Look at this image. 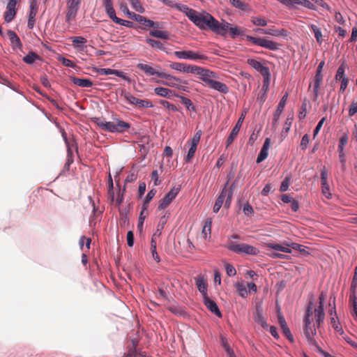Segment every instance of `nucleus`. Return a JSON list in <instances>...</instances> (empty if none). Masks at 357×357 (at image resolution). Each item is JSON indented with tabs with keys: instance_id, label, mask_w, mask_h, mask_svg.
<instances>
[{
	"instance_id": "33",
	"label": "nucleus",
	"mask_w": 357,
	"mask_h": 357,
	"mask_svg": "<svg viewBox=\"0 0 357 357\" xmlns=\"http://www.w3.org/2000/svg\"><path fill=\"white\" fill-rule=\"evenodd\" d=\"M196 285L203 298L208 296L207 283L202 277H199L196 279Z\"/></svg>"
},
{
	"instance_id": "58",
	"label": "nucleus",
	"mask_w": 357,
	"mask_h": 357,
	"mask_svg": "<svg viewBox=\"0 0 357 357\" xmlns=\"http://www.w3.org/2000/svg\"><path fill=\"white\" fill-rule=\"evenodd\" d=\"M313 314L312 303H310L306 310L305 315L304 318V322L312 321V316Z\"/></svg>"
},
{
	"instance_id": "44",
	"label": "nucleus",
	"mask_w": 357,
	"mask_h": 357,
	"mask_svg": "<svg viewBox=\"0 0 357 357\" xmlns=\"http://www.w3.org/2000/svg\"><path fill=\"white\" fill-rule=\"evenodd\" d=\"M176 8L179 10H181V11H182V12L185 13V15L188 16L189 20L191 19V15H193L196 13L195 10L190 8H188L187 6H185L184 4L178 3V4H176Z\"/></svg>"
},
{
	"instance_id": "17",
	"label": "nucleus",
	"mask_w": 357,
	"mask_h": 357,
	"mask_svg": "<svg viewBox=\"0 0 357 357\" xmlns=\"http://www.w3.org/2000/svg\"><path fill=\"white\" fill-rule=\"evenodd\" d=\"M247 63L255 70L260 73L262 76L266 75V77H268V73H270L269 68L264 66L260 61L254 59H248L247 60Z\"/></svg>"
},
{
	"instance_id": "51",
	"label": "nucleus",
	"mask_w": 357,
	"mask_h": 357,
	"mask_svg": "<svg viewBox=\"0 0 357 357\" xmlns=\"http://www.w3.org/2000/svg\"><path fill=\"white\" fill-rule=\"evenodd\" d=\"M331 322L332 327L337 333H338L340 335H344V332L342 326H340V324L339 323V321L335 320V317L331 318Z\"/></svg>"
},
{
	"instance_id": "14",
	"label": "nucleus",
	"mask_w": 357,
	"mask_h": 357,
	"mask_svg": "<svg viewBox=\"0 0 357 357\" xmlns=\"http://www.w3.org/2000/svg\"><path fill=\"white\" fill-rule=\"evenodd\" d=\"M328 172L324 167L321 172V191L323 195L328 199L331 196L330 192V188L328 184Z\"/></svg>"
},
{
	"instance_id": "39",
	"label": "nucleus",
	"mask_w": 357,
	"mask_h": 357,
	"mask_svg": "<svg viewBox=\"0 0 357 357\" xmlns=\"http://www.w3.org/2000/svg\"><path fill=\"white\" fill-rule=\"evenodd\" d=\"M149 34L155 38L168 40L169 38V33L167 31H160L157 29L151 30Z\"/></svg>"
},
{
	"instance_id": "12",
	"label": "nucleus",
	"mask_w": 357,
	"mask_h": 357,
	"mask_svg": "<svg viewBox=\"0 0 357 357\" xmlns=\"http://www.w3.org/2000/svg\"><path fill=\"white\" fill-rule=\"evenodd\" d=\"M220 26H224V29H225L224 34H220V36H225L229 32V36L232 38H235L236 36L243 34V31L241 28L238 26H232L231 24L224 20L220 22Z\"/></svg>"
},
{
	"instance_id": "49",
	"label": "nucleus",
	"mask_w": 357,
	"mask_h": 357,
	"mask_svg": "<svg viewBox=\"0 0 357 357\" xmlns=\"http://www.w3.org/2000/svg\"><path fill=\"white\" fill-rule=\"evenodd\" d=\"M178 98L181 99V103L183 104L188 110H192L194 112L196 111L195 107L189 98L181 96H178Z\"/></svg>"
},
{
	"instance_id": "48",
	"label": "nucleus",
	"mask_w": 357,
	"mask_h": 357,
	"mask_svg": "<svg viewBox=\"0 0 357 357\" xmlns=\"http://www.w3.org/2000/svg\"><path fill=\"white\" fill-rule=\"evenodd\" d=\"M155 194H156L155 189H152L148 192V194L146 196V198H145V200H144V204L142 206L143 210L147 209L149 203L152 200V199L154 197Z\"/></svg>"
},
{
	"instance_id": "60",
	"label": "nucleus",
	"mask_w": 357,
	"mask_h": 357,
	"mask_svg": "<svg viewBox=\"0 0 357 357\" xmlns=\"http://www.w3.org/2000/svg\"><path fill=\"white\" fill-rule=\"evenodd\" d=\"M309 142H310L309 135L307 134L304 135L301 139V142L300 144V147L303 151H305L307 149Z\"/></svg>"
},
{
	"instance_id": "43",
	"label": "nucleus",
	"mask_w": 357,
	"mask_h": 357,
	"mask_svg": "<svg viewBox=\"0 0 357 357\" xmlns=\"http://www.w3.org/2000/svg\"><path fill=\"white\" fill-rule=\"evenodd\" d=\"M211 225L212 220L211 218H208L205 220L204 225L202 229V234L204 238H206L208 236H211Z\"/></svg>"
},
{
	"instance_id": "34",
	"label": "nucleus",
	"mask_w": 357,
	"mask_h": 357,
	"mask_svg": "<svg viewBox=\"0 0 357 357\" xmlns=\"http://www.w3.org/2000/svg\"><path fill=\"white\" fill-rule=\"evenodd\" d=\"M254 319L255 321L261 325L262 328H268V325L263 317L262 310L259 307L256 309V312L254 315Z\"/></svg>"
},
{
	"instance_id": "2",
	"label": "nucleus",
	"mask_w": 357,
	"mask_h": 357,
	"mask_svg": "<svg viewBox=\"0 0 357 357\" xmlns=\"http://www.w3.org/2000/svg\"><path fill=\"white\" fill-rule=\"evenodd\" d=\"M160 78L165 79V80H157L155 82L169 87H173L183 91H187V87L183 85H187L188 83L186 80L181 79L176 76L162 72L160 75Z\"/></svg>"
},
{
	"instance_id": "5",
	"label": "nucleus",
	"mask_w": 357,
	"mask_h": 357,
	"mask_svg": "<svg viewBox=\"0 0 357 357\" xmlns=\"http://www.w3.org/2000/svg\"><path fill=\"white\" fill-rule=\"evenodd\" d=\"M202 134V130H199L195 132L193 137L188 141L187 144L190 146V149L187 155L184 158L185 162H190L191 160L193 158L197 151V145L199 143Z\"/></svg>"
},
{
	"instance_id": "22",
	"label": "nucleus",
	"mask_w": 357,
	"mask_h": 357,
	"mask_svg": "<svg viewBox=\"0 0 357 357\" xmlns=\"http://www.w3.org/2000/svg\"><path fill=\"white\" fill-rule=\"evenodd\" d=\"M16 3L17 1H8L6 6V10L4 13V20L6 22H11L16 15Z\"/></svg>"
},
{
	"instance_id": "10",
	"label": "nucleus",
	"mask_w": 357,
	"mask_h": 357,
	"mask_svg": "<svg viewBox=\"0 0 357 357\" xmlns=\"http://www.w3.org/2000/svg\"><path fill=\"white\" fill-rule=\"evenodd\" d=\"M304 334L309 344L317 346V342L314 338V336L317 334V331L312 324V321L304 322Z\"/></svg>"
},
{
	"instance_id": "41",
	"label": "nucleus",
	"mask_w": 357,
	"mask_h": 357,
	"mask_svg": "<svg viewBox=\"0 0 357 357\" xmlns=\"http://www.w3.org/2000/svg\"><path fill=\"white\" fill-rule=\"evenodd\" d=\"M266 247L268 248L273 249L275 250L281 251L285 253H291V248L288 246H283L282 245L278 244V243H266Z\"/></svg>"
},
{
	"instance_id": "59",
	"label": "nucleus",
	"mask_w": 357,
	"mask_h": 357,
	"mask_svg": "<svg viewBox=\"0 0 357 357\" xmlns=\"http://www.w3.org/2000/svg\"><path fill=\"white\" fill-rule=\"evenodd\" d=\"M233 6L239 8L242 10H248V5L245 1H231Z\"/></svg>"
},
{
	"instance_id": "9",
	"label": "nucleus",
	"mask_w": 357,
	"mask_h": 357,
	"mask_svg": "<svg viewBox=\"0 0 357 357\" xmlns=\"http://www.w3.org/2000/svg\"><path fill=\"white\" fill-rule=\"evenodd\" d=\"M326 296V295L324 292H321L320 294V296L319 297V306L317 308L314 310V316L317 327H319L324 320L325 314L324 310V306Z\"/></svg>"
},
{
	"instance_id": "6",
	"label": "nucleus",
	"mask_w": 357,
	"mask_h": 357,
	"mask_svg": "<svg viewBox=\"0 0 357 357\" xmlns=\"http://www.w3.org/2000/svg\"><path fill=\"white\" fill-rule=\"evenodd\" d=\"M174 54L180 59H190L193 61L206 60L208 58L203 54L191 50L175 51Z\"/></svg>"
},
{
	"instance_id": "37",
	"label": "nucleus",
	"mask_w": 357,
	"mask_h": 357,
	"mask_svg": "<svg viewBox=\"0 0 357 357\" xmlns=\"http://www.w3.org/2000/svg\"><path fill=\"white\" fill-rule=\"evenodd\" d=\"M72 82L74 84L80 87H91L93 82L89 79L73 77Z\"/></svg>"
},
{
	"instance_id": "26",
	"label": "nucleus",
	"mask_w": 357,
	"mask_h": 357,
	"mask_svg": "<svg viewBox=\"0 0 357 357\" xmlns=\"http://www.w3.org/2000/svg\"><path fill=\"white\" fill-rule=\"evenodd\" d=\"M271 139L269 138H266L260 153L257 156V163L261 162L268 157Z\"/></svg>"
},
{
	"instance_id": "45",
	"label": "nucleus",
	"mask_w": 357,
	"mask_h": 357,
	"mask_svg": "<svg viewBox=\"0 0 357 357\" xmlns=\"http://www.w3.org/2000/svg\"><path fill=\"white\" fill-rule=\"evenodd\" d=\"M234 287H235L236 291H238V294L241 297L245 298L247 296L248 292H247L246 287L244 285V284L243 282H238L234 284Z\"/></svg>"
},
{
	"instance_id": "27",
	"label": "nucleus",
	"mask_w": 357,
	"mask_h": 357,
	"mask_svg": "<svg viewBox=\"0 0 357 357\" xmlns=\"http://www.w3.org/2000/svg\"><path fill=\"white\" fill-rule=\"evenodd\" d=\"M278 322L280 326L283 331L284 335L287 337V339L291 342H294V337L291 333V331L287 324V322L284 318V317L281 314L278 316Z\"/></svg>"
},
{
	"instance_id": "21",
	"label": "nucleus",
	"mask_w": 357,
	"mask_h": 357,
	"mask_svg": "<svg viewBox=\"0 0 357 357\" xmlns=\"http://www.w3.org/2000/svg\"><path fill=\"white\" fill-rule=\"evenodd\" d=\"M136 67L143 71L148 76L155 75L158 77H160V75L162 74V72L157 70L155 68L147 63H139L137 64Z\"/></svg>"
},
{
	"instance_id": "18",
	"label": "nucleus",
	"mask_w": 357,
	"mask_h": 357,
	"mask_svg": "<svg viewBox=\"0 0 357 357\" xmlns=\"http://www.w3.org/2000/svg\"><path fill=\"white\" fill-rule=\"evenodd\" d=\"M195 66V65L185 64L179 62H173L169 64L170 68L184 73H192Z\"/></svg>"
},
{
	"instance_id": "28",
	"label": "nucleus",
	"mask_w": 357,
	"mask_h": 357,
	"mask_svg": "<svg viewBox=\"0 0 357 357\" xmlns=\"http://www.w3.org/2000/svg\"><path fill=\"white\" fill-rule=\"evenodd\" d=\"M208 86L222 93H227L229 91V87L225 84L214 80L213 79L211 80Z\"/></svg>"
},
{
	"instance_id": "42",
	"label": "nucleus",
	"mask_w": 357,
	"mask_h": 357,
	"mask_svg": "<svg viewBox=\"0 0 357 357\" xmlns=\"http://www.w3.org/2000/svg\"><path fill=\"white\" fill-rule=\"evenodd\" d=\"M310 29L314 35L317 42L321 45L323 42V36L321 29L315 24H311Z\"/></svg>"
},
{
	"instance_id": "19",
	"label": "nucleus",
	"mask_w": 357,
	"mask_h": 357,
	"mask_svg": "<svg viewBox=\"0 0 357 357\" xmlns=\"http://www.w3.org/2000/svg\"><path fill=\"white\" fill-rule=\"evenodd\" d=\"M38 6L37 1H31L30 4V9L29 13V19L27 22V26L29 29H32L34 27L36 20L35 17L38 13Z\"/></svg>"
},
{
	"instance_id": "52",
	"label": "nucleus",
	"mask_w": 357,
	"mask_h": 357,
	"mask_svg": "<svg viewBox=\"0 0 357 357\" xmlns=\"http://www.w3.org/2000/svg\"><path fill=\"white\" fill-rule=\"evenodd\" d=\"M124 98L131 105H137L139 98L135 97L129 92H125L123 93Z\"/></svg>"
},
{
	"instance_id": "3",
	"label": "nucleus",
	"mask_w": 357,
	"mask_h": 357,
	"mask_svg": "<svg viewBox=\"0 0 357 357\" xmlns=\"http://www.w3.org/2000/svg\"><path fill=\"white\" fill-rule=\"evenodd\" d=\"M226 248L237 254H245L256 256L259 252V250L257 248L251 245L246 243H237L232 241H228Z\"/></svg>"
},
{
	"instance_id": "61",
	"label": "nucleus",
	"mask_w": 357,
	"mask_h": 357,
	"mask_svg": "<svg viewBox=\"0 0 357 357\" xmlns=\"http://www.w3.org/2000/svg\"><path fill=\"white\" fill-rule=\"evenodd\" d=\"M159 103L160 105H162V106L165 107L166 108H167L169 110H172V111H174V112L178 111V109H177L176 106H175L174 105L170 103L169 102H168L167 100H160L159 101Z\"/></svg>"
},
{
	"instance_id": "15",
	"label": "nucleus",
	"mask_w": 357,
	"mask_h": 357,
	"mask_svg": "<svg viewBox=\"0 0 357 357\" xmlns=\"http://www.w3.org/2000/svg\"><path fill=\"white\" fill-rule=\"evenodd\" d=\"M244 118H245L244 115L241 114V116L238 119L237 123H236L235 126L233 128L231 133L229 134V135L227 137V141H226V146L227 147L229 146L233 143L235 138L238 135V134L240 131V129L242 126Z\"/></svg>"
},
{
	"instance_id": "63",
	"label": "nucleus",
	"mask_w": 357,
	"mask_h": 357,
	"mask_svg": "<svg viewBox=\"0 0 357 357\" xmlns=\"http://www.w3.org/2000/svg\"><path fill=\"white\" fill-rule=\"evenodd\" d=\"M59 61L65 66L70 67V68H75V63L73 61H72L71 60H70L68 59H66L65 57H61L59 59Z\"/></svg>"
},
{
	"instance_id": "62",
	"label": "nucleus",
	"mask_w": 357,
	"mask_h": 357,
	"mask_svg": "<svg viewBox=\"0 0 357 357\" xmlns=\"http://www.w3.org/2000/svg\"><path fill=\"white\" fill-rule=\"evenodd\" d=\"M225 270L228 276H234L236 274L235 268L230 264H225Z\"/></svg>"
},
{
	"instance_id": "38",
	"label": "nucleus",
	"mask_w": 357,
	"mask_h": 357,
	"mask_svg": "<svg viewBox=\"0 0 357 357\" xmlns=\"http://www.w3.org/2000/svg\"><path fill=\"white\" fill-rule=\"evenodd\" d=\"M98 126L103 130L114 132V121H99Z\"/></svg>"
},
{
	"instance_id": "31",
	"label": "nucleus",
	"mask_w": 357,
	"mask_h": 357,
	"mask_svg": "<svg viewBox=\"0 0 357 357\" xmlns=\"http://www.w3.org/2000/svg\"><path fill=\"white\" fill-rule=\"evenodd\" d=\"M130 128V124L119 119L114 120V132L122 133Z\"/></svg>"
},
{
	"instance_id": "7",
	"label": "nucleus",
	"mask_w": 357,
	"mask_h": 357,
	"mask_svg": "<svg viewBox=\"0 0 357 357\" xmlns=\"http://www.w3.org/2000/svg\"><path fill=\"white\" fill-rule=\"evenodd\" d=\"M180 186L173 187L169 192H168L165 196L160 201L158 209L163 210L166 208L173 199L176 198L178 192H180Z\"/></svg>"
},
{
	"instance_id": "36",
	"label": "nucleus",
	"mask_w": 357,
	"mask_h": 357,
	"mask_svg": "<svg viewBox=\"0 0 357 357\" xmlns=\"http://www.w3.org/2000/svg\"><path fill=\"white\" fill-rule=\"evenodd\" d=\"M265 34L271 35L275 37L283 36L286 37L287 36V31L286 29H275L273 28L266 29V31H264Z\"/></svg>"
},
{
	"instance_id": "53",
	"label": "nucleus",
	"mask_w": 357,
	"mask_h": 357,
	"mask_svg": "<svg viewBox=\"0 0 357 357\" xmlns=\"http://www.w3.org/2000/svg\"><path fill=\"white\" fill-rule=\"evenodd\" d=\"M251 22L255 26H265L267 25V21L261 17H252L251 19Z\"/></svg>"
},
{
	"instance_id": "25",
	"label": "nucleus",
	"mask_w": 357,
	"mask_h": 357,
	"mask_svg": "<svg viewBox=\"0 0 357 357\" xmlns=\"http://www.w3.org/2000/svg\"><path fill=\"white\" fill-rule=\"evenodd\" d=\"M204 299L205 306L213 314L218 317H222V313L220 311L217 304L215 301L211 300L208 296H206Z\"/></svg>"
},
{
	"instance_id": "13",
	"label": "nucleus",
	"mask_w": 357,
	"mask_h": 357,
	"mask_svg": "<svg viewBox=\"0 0 357 357\" xmlns=\"http://www.w3.org/2000/svg\"><path fill=\"white\" fill-rule=\"evenodd\" d=\"M79 1H68L67 6V13L66 16V21L70 23L71 21L75 20L77 10L79 8Z\"/></svg>"
},
{
	"instance_id": "23",
	"label": "nucleus",
	"mask_w": 357,
	"mask_h": 357,
	"mask_svg": "<svg viewBox=\"0 0 357 357\" xmlns=\"http://www.w3.org/2000/svg\"><path fill=\"white\" fill-rule=\"evenodd\" d=\"M154 93L160 97L169 99L172 98L174 96L178 97V95L176 94L173 90L162 86L155 87L154 89Z\"/></svg>"
},
{
	"instance_id": "64",
	"label": "nucleus",
	"mask_w": 357,
	"mask_h": 357,
	"mask_svg": "<svg viewBox=\"0 0 357 357\" xmlns=\"http://www.w3.org/2000/svg\"><path fill=\"white\" fill-rule=\"evenodd\" d=\"M349 301L351 303L355 314L357 316V296L354 292L350 295Z\"/></svg>"
},
{
	"instance_id": "32",
	"label": "nucleus",
	"mask_w": 357,
	"mask_h": 357,
	"mask_svg": "<svg viewBox=\"0 0 357 357\" xmlns=\"http://www.w3.org/2000/svg\"><path fill=\"white\" fill-rule=\"evenodd\" d=\"M323 81V75L322 73H316L314 79V88H313V94H314V100H317L319 96V87Z\"/></svg>"
},
{
	"instance_id": "54",
	"label": "nucleus",
	"mask_w": 357,
	"mask_h": 357,
	"mask_svg": "<svg viewBox=\"0 0 357 357\" xmlns=\"http://www.w3.org/2000/svg\"><path fill=\"white\" fill-rule=\"evenodd\" d=\"M234 186V185H231L229 189L227 188V195H226V201L225 202V207L229 208L231 204L232 194H233V189Z\"/></svg>"
},
{
	"instance_id": "8",
	"label": "nucleus",
	"mask_w": 357,
	"mask_h": 357,
	"mask_svg": "<svg viewBox=\"0 0 357 357\" xmlns=\"http://www.w3.org/2000/svg\"><path fill=\"white\" fill-rule=\"evenodd\" d=\"M192 74L199 75V79L206 83L207 85L212 79L217 78V75L214 72L197 66H195Z\"/></svg>"
},
{
	"instance_id": "24",
	"label": "nucleus",
	"mask_w": 357,
	"mask_h": 357,
	"mask_svg": "<svg viewBox=\"0 0 357 357\" xmlns=\"http://www.w3.org/2000/svg\"><path fill=\"white\" fill-rule=\"evenodd\" d=\"M287 7L296 8V5H301L305 8L316 10L318 1H282Z\"/></svg>"
},
{
	"instance_id": "11",
	"label": "nucleus",
	"mask_w": 357,
	"mask_h": 357,
	"mask_svg": "<svg viewBox=\"0 0 357 357\" xmlns=\"http://www.w3.org/2000/svg\"><path fill=\"white\" fill-rule=\"evenodd\" d=\"M62 137L67 148V160L64 167L65 168L68 169L70 165L74 162L73 147L75 146V142L73 140L72 142L68 140L64 130L62 131Z\"/></svg>"
},
{
	"instance_id": "57",
	"label": "nucleus",
	"mask_w": 357,
	"mask_h": 357,
	"mask_svg": "<svg viewBox=\"0 0 357 357\" xmlns=\"http://www.w3.org/2000/svg\"><path fill=\"white\" fill-rule=\"evenodd\" d=\"M345 71V68L344 63H342L339 68H337L336 75H335V79L336 80H342L344 78H346L344 75Z\"/></svg>"
},
{
	"instance_id": "46",
	"label": "nucleus",
	"mask_w": 357,
	"mask_h": 357,
	"mask_svg": "<svg viewBox=\"0 0 357 357\" xmlns=\"http://www.w3.org/2000/svg\"><path fill=\"white\" fill-rule=\"evenodd\" d=\"M146 42L153 48L163 50H165V47L163 44L159 41L151 38H147Z\"/></svg>"
},
{
	"instance_id": "50",
	"label": "nucleus",
	"mask_w": 357,
	"mask_h": 357,
	"mask_svg": "<svg viewBox=\"0 0 357 357\" xmlns=\"http://www.w3.org/2000/svg\"><path fill=\"white\" fill-rule=\"evenodd\" d=\"M289 247L293 250L299 251L303 255H309V252L306 250L307 247L303 245L293 243L291 245H289Z\"/></svg>"
},
{
	"instance_id": "29",
	"label": "nucleus",
	"mask_w": 357,
	"mask_h": 357,
	"mask_svg": "<svg viewBox=\"0 0 357 357\" xmlns=\"http://www.w3.org/2000/svg\"><path fill=\"white\" fill-rule=\"evenodd\" d=\"M228 185V183H227L225 185V187L223 188L220 195L218 196V197L217 198L215 202V204H214V206H213V212L217 213L219 210L220 209V208L222 207L223 203H224V201H225V199L226 197V195H227V186Z\"/></svg>"
},
{
	"instance_id": "4",
	"label": "nucleus",
	"mask_w": 357,
	"mask_h": 357,
	"mask_svg": "<svg viewBox=\"0 0 357 357\" xmlns=\"http://www.w3.org/2000/svg\"><path fill=\"white\" fill-rule=\"evenodd\" d=\"M246 40L254 45L264 47L269 50L275 51L279 50L280 47L279 43L264 38H256L251 36H247Z\"/></svg>"
},
{
	"instance_id": "55",
	"label": "nucleus",
	"mask_w": 357,
	"mask_h": 357,
	"mask_svg": "<svg viewBox=\"0 0 357 357\" xmlns=\"http://www.w3.org/2000/svg\"><path fill=\"white\" fill-rule=\"evenodd\" d=\"M136 106L139 108H149L152 107L153 105L152 102L149 100L139 99Z\"/></svg>"
},
{
	"instance_id": "40",
	"label": "nucleus",
	"mask_w": 357,
	"mask_h": 357,
	"mask_svg": "<svg viewBox=\"0 0 357 357\" xmlns=\"http://www.w3.org/2000/svg\"><path fill=\"white\" fill-rule=\"evenodd\" d=\"M70 40L73 43V45L75 48L83 47L84 44L87 42L86 39L82 36L71 37Z\"/></svg>"
},
{
	"instance_id": "56",
	"label": "nucleus",
	"mask_w": 357,
	"mask_h": 357,
	"mask_svg": "<svg viewBox=\"0 0 357 357\" xmlns=\"http://www.w3.org/2000/svg\"><path fill=\"white\" fill-rule=\"evenodd\" d=\"M348 142V136L347 135H342L339 140L338 152H342L344 148Z\"/></svg>"
},
{
	"instance_id": "47",
	"label": "nucleus",
	"mask_w": 357,
	"mask_h": 357,
	"mask_svg": "<svg viewBox=\"0 0 357 357\" xmlns=\"http://www.w3.org/2000/svg\"><path fill=\"white\" fill-rule=\"evenodd\" d=\"M39 56L33 52H30L23 58V61L27 64H32Z\"/></svg>"
},
{
	"instance_id": "35",
	"label": "nucleus",
	"mask_w": 357,
	"mask_h": 357,
	"mask_svg": "<svg viewBox=\"0 0 357 357\" xmlns=\"http://www.w3.org/2000/svg\"><path fill=\"white\" fill-rule=\"evenodd\" d=\"M104 7L107 15L113 22H115L119 17H117L116 15V12L112 1H105Z\"/></svg>"
},
{
	"instance_id": "16",
	"label": "nucleus",
	"mask_w": 357,
	"mask_h": 357,
	"mask_svg": "<svg viewBox=\"0 0 357 357\" xmlns=\"http://www.w3.org/2000/svg\"><path fill=\"white\" fill-rule=\"evenodd\" d=\"M288 98V93L284 94L281 98L277 109L273 115L272 125L273 127L276 126L280 119V116L284 110Z\"/></svg>"
},
{
	"instance_id": "30",
	"label": "nucleus",
	"mask_w": 357,
	"mask_h": 357,
	"mask_svg": "<svg viewBox=\"0 0 357 357\" xmlns=\"http://www.w3.org/2000/svg\"><path fill=\"white\" fill-rule=\"evenodd\" d=\"M7 34L13 46V48H17L19 50H21L22 47V44L16 33L12 30H8Z\"/></svg>"
},
{
	"instance_id": "1",
	"label": "nucleus",
	"mask_w": 357,
	"mask_h": 357,
	"mask_svg": "<svg viewBox=\"0 0 357 357\" xmlns=\"http://www.w3.org/2000/svg\"><path fill=\"white\" fill-rule=\"evenodd\" d=\"M200 29H209L217 34H224L225 29L220 26V22L206 12L196 13L191 15L190 20Z\"/></svg>"
},
{
	"instance_id": "20",
	"label": "nucleus",
	"mask_w": 357,
	"mask_h": 357,
	"mask_svg": "<svg viewBox=\"0 0 357 357\" xmlns=\"http://www.w3.org/2000/svg\"><path fill=\"white\" fill-rule=\"evenodd\" d=\"M96 72L99 75H114L117 77H119L126 81H129L130 79L127 76V75L123 73V71L119 70H114V69H110V68H98Z\"/></svg>"
}]
</instances>
